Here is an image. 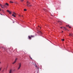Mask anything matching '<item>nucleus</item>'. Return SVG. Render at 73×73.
Returning a JSON list of instances; mask_svg holds the SVG:
<instances>
[{"mask_svg":"<svg viewBox=\"0 0 73 73\" xmlns=\"http://www.w3.org/2000/svg\"><path fill=\"white\" fill-rule=\"evenodd\" d=\"M38 33H40L41 35H42V33L40 31H38Z\"/></svg>","mask_w":73,"mask_h":73,"instance_id":"8","label":"nucleus"},{"mask_svg":"<svg viewBox=\"0 0 73 73\" xmlns=\"http://www.w3.org/2000/svg\"><path fill=\"white\" fill-rule=\"evenodd\" d=\"M22 17H23V15H22Z\"/></svg>","mask_w":73,"mask_h":73,"instance_id":"35","label":"nucleus"},{"mask_svg":"<svg viewBox=\"0 0 73 73\" xmlns=\"http://www.w3.org/2000/svg\"><path fill=\"white\" fill-rule=\"evenodd\" d=\"M35 67L36 69H38V70H39V68H38V67L37 66L36 64L35 65Z\"/></svg>","mask_w":73,"mask_h":73,"instance_id":"6","label":"nucleus"},{"mask_svg":"<svg viewBox=\"0 0 73 73\" xmlns=\"http://www.w3.org/2000/svg\"><path fill=\"white\" fill-rule=\"evenodd\" d=\"M27 7H31V6H32V5H31V3L27 2Z\"/></svg>","mask_w":73,"mask_h":73,"instance_id":"2","label":"nucleus"},{"mask_svg":"<svg viewBox=\"0 0 73 73\" xmlns=\"http://www.w3.org/2000/svg\"><path fill=\"white\" fill-rule=\"evenodd\" d=\"M7 12H8L9 13V14H11V12L10 11H9V10H7Z\"/></svg>","mask_w":73,"mask_h":73,"instance_id":"7","label":"nucleus"},{"mask_svg":"<svg viewBox=\"0 0 73 73\" xmlns=\"http://www.w3.org/2000/svg\"><path fill=\"white\" fill-rule=\"evenodd\" d=\"M3 15V14H1L0 13V15Z\"/></svg>","mask_w":73,"mask_h":73,"instance_id":"27","label":"nucleus"},{"mask_svg":"<svg viewBox=\"0 0 73 73\" xmlns=\"http://www.w3.org/2000/svg\"><path fill=\"white\" fill-rule=\"evenodd\" d=\"M67 31H69V30H67Z\"/></svg>","mask_w":73,"mask_h":73,"instance_id":"36","label":"nucleus"},{"mask_svg":"<svg viewBox=\"0 0 73 73\" xmlns=\"http://www.w3.org/2000/svg\"><path fill=\"white\" fill-rule=\"evenodd\" d=\"M69 36H73V34L70 33Z\"/></svg>","mask_w":73,"mask_h":73,"instance_id":"9","label":"nucleus"},{"mask_svg":"<svg viewBox=\"0 0 73 73\" xmlns=\"http://www.w3.org/2000/svg\"><path fill=\"white\" fill-rule=\"evenodd\" d=\"M13 23H14V22H13Z\"/></svg>","mask_w":73,"mask_h":73,"instance_id":"32","label":"nucleus"},{"mask_svg":"<svg viewBox=\"0 0 73 73\" xmlns=\"http://www.w3.org/2000/svg\"><path fill=\"white\" fill-rule=\"evenodd\" d=\"M0 5L1 7V8H4L5 7V5H2L1 4H0Z\"/></svg>","mask_w":73,"mask_h":73,"instance_id":"3","label":"nucleus"},{"mask_svg":"<svg viewBox=\"0 0 73 73\" xmlns=\"http://www.w3.org/2000/svg\"><path fill=\"white\" fill-rule=\"evenodd\" d=\"M12 16H13V17H15L16 16H15V15H14V14H13L12 15Z\"/></svg>","mask_w":73,"mask_h":73,"instance_id":"12","label":"nucleus"},{"mask_svg":"<svg viewBox=\"0 0 73 73\" xmlns=\"http://www.w3.org/2000/svg\"><path fill=\"white\" fill-rule=\"evenodd\" d=\"M1 9H0V11H1Z\"/></svg>","mask_w":73,"mask_h":73,"instance_id":"29","label":"nucleus"},{"mask_svg":"<svg viewBox=\"0 0 73 73\" xmlns=\"http://www.w3.org/2000/svg\"><path fill=\"white\" fill-rule=\"evenodd\" d=\"M0 64H1V62H0Z\"/></svg>","mask_w":73,"mask_h":73,"instance_id":"34","label":"nucleus"},{"mask_svg":"<svg viewBox=\"0 0 73 73\" xmlns=\"http://www.w3.org/2000/svg\"><path fill=\"white\" fill-rule=\"evenodd\" d=\"M28 38L29 39H30V40H31V37L30 36H28Z\"/></svg>","mask_w":73,"mask_h":73,"instance_id":"10","label":"nucleus"},{"mask_svg":"<svg viewBox=\"0 0 73 73\" xmlns=\"http://www.w3.org/2000/svg\"><path fill=\"white\" fill-rule=\"evenodd\" d=\"M19 65V67L17 68V70H19V69H20V68H21V63H19L18 64Z\"/></svg>","mask_w":73,"mask_h":73,"instance_id":"1","label":"nucleus"},{"mask_svg":"<svg viewBox=\"0 0 73 73\" xmlns=\"http://www.w3.org/2000/svg\"><path fill=\"white\" fill-rule=\"evenodd\" d=\"M24 0H21V1H22V2H23V1H24Z\"/></svg>","mask_w":73,"mask_h":73,"instance_id":"21","label":"nucleus"},{"mask_svg":"<svg viewBox=\"0 0 73 73\" xmlns=\"http://www.w3.org/2000/svg\"><path fill=\"white\" fill-rule=\"evenodd\" d=\"M13 15H16V13H15V12L13 13Z\"/></svg>","mask_w":73,"mask_h":73,"instance_id":"15","label":"nucleus"},{"mask_svg":"<svg viewBox=\"0 0 73 73\" xmlns=\"http://www.w3.org/2000/svg\"><path fill=\"white\" fill-rule=\"evenodd\" d=\"M68 27L69 28H71V27L70 26H69Z\"/></svg>","mask_w":73,"mask_h":73,"instance_id":"24","label":"nucleus"},{"mask_svg":"<svg viewBox=\"0 0 73 73\" xmlns=\"http://www.w3.org/2000/svg\"><path fill=\"white\" fill-rule=\"evenodd\" d=\"M31 37L32 38L34 37H35V36H34V35H31Z\"/></svg>","mask_w":73,"mask_h":73,"instance_id":"11","label":"nucleus"},{"mask_svg":"<svg viewBox=\"0 0 73 73\" xmlns=\"http://www.w3.org/2000/svg\"><path fill=\"white\" fill-rule=\"evenodd\" d=\"M19 16H20V15H19Z\"/></svg>","mask_w":73,"mask_h":73,"instance_id":"33","label":"nucleus"},{"mask_svg":"<svg viewBox=\"0 0 73 73\" xmlns=\"http://www.w3.org/2000/svg\"><path fill=\"white\" fill-rule=\"evenodd\" d=\"M60 28H61V29H62V27H60Z\"/></svg>","mask_w":73,"mask_h":73,"instance_id":"28","label":"nucleus"},{"mask_svg":"<svg viewBox=\"0 0 73 73\" xmlns=\"http://www.w3.org/2000/svg\"><path fill=\"white\" fill-rule=\"evenodd\" d=\"M6 5L7 6L9 5V4H8L7 3H6Z\"/></svg>","mask_w":73,"mask_h":73,"instance_id":"16","label":"nucleus"},{"mask_svg":"<svg viewBox=\"0 0 73 73\" xmlns=\"http://www.w3.org/2000/svg\"><path fill=\"white\" fill-rule=\"evenodd\" d=\"M69 25H66V27H69Z\"/></svg>","mask_w":73,"mask_h":73,"instance_id":"23","label":"nucleus"},{"mask_svg":"<svg viewBox=\"0 0 73 73\" xmlns=\"http://www.w3.org/2000/svg\"><path fill=\"white\" fill-rule=\"evenodd\" d=\"M5 5V6H6V4H5V5Z\"/></svg>","mask_w":73,"mask_h":73,"instance_id":"25","label":"nucleus"},{"mask_svg":"<svg viewBox=\"0 0 73 73\" xmlns=\"http://www.w3.org/2000/svg\"><path fill=\"white\" fill-rule=\"evenodd\" d=\"M43 10H44V11H46V10L45 9H43Z\"/></svg>","mask_w":73,"mask_h":73,"instance_id":"13","label":"nucleus"},{"mask_svg":"<svg viewBox=\"0 0 73 73\" xmlns=\"http://www.w3.org/2000/svg\"><path fill=\"white\" fill-rule=\"evenodd\" d=\"M17 58H16L15 60L13 63V64H15V63H16V61H17Z\"/></svg>","mask_w":73,"mask_h":73,"instance_id":"4","label":"nucleus"},{"mask_svg":"<svg viewBox=\"0 0 73 73\" xmlns=\"http://www.w3.org/2000/svg\"><path fill=\"white\" fill-rule=\"evenodd\" d=\"M12 71L13 72L14 71H15V69H14L13 70H12Z\"/></svg>","mask_w":73,"mask_h":73,"instance_id":"20","label":"nucleus"},{"mask_svg":"<svg viewBox=\"0 0 73 73\" xmlns=\"http://www.w3.org/2000/svg\"><path fill=\"white\" fill-rule=\"evenodd\" d=\"M62 32H63V31H62Z\"/></svg>","mask_w":73,"mask_h":73,"instance_id":"31","label":"nucleus"},{"mask_svg":"<svg viewBox=\"0 0 73 73\" xmlns=\"http://www.w3.org/2000/svg\"><path fill=\"white\" fill-rule=\"evenodd\" d=\"M30 58H31V59H32V58H31V57H30Z\"/></svg>","mask_w":73,"mask_h":73,"instance_id":"30","label":"nucleus"},{"mask_svg":"<svg viewBox=\"0 0 73 73\" xmlns=\"http://www.w3.org/2000/svg\"><path fill=\"white\" fill-rule=\"evenodd\" d=\"M1 68H0V72L1 70Z\"/></svg>","mask_w":73,"mask_h":73,"instance_id":"26","label":"nucleus"},{"mask_svg":"<svg viewBox=\"0 0 73 73\" xmlns=\"http://www.w3.org/2000/svg\"><path fill=\"white\" fill-rule=\"evenodd\" d=\"M40 28H41V27H40Z\"/></svg>","mask_w":73,"mask_h":73,"instance_id":"37","label":"nucleus"},{"mask_svg":"<svg viewBox=\"0 0 73 73\" xmlns=\"http://www.w3.org/2000/svg\"><path fill=\"white\" fill-rule=\"evenodd\" d=\"M62 41H64V39H62Z\"/></svg>","mask_w":73,"mask_h":73,"instance_id":"22","label":"nucleus"},{"mask_svg":"<svg viewBox=\"0 0 73 73\" xmlns=\"http://www.w3.org/2000/svg\"><path fill=\"white\" fill-rule=\"evenodd\" d=\"M13 72L12 71V69H11L9 70V73H12Z\"/></svg>","mask_w":73,"mask_h":73,"instance_id":"5","label":"nucleus"},{"mask_svg":"<svg viewBox=\"0 0 73 73\" xmlns=\"http://www.w3.org/2000/svg\"><path fill=\"white\" fill-rule=\"evenodd\" d=\"M51 16H52V15H51Z\"/></svg>","mask_w":73,"mask_h":73,"instance_id":"38","label":"nucleus"},{"mask_svg":"<svg viewBox=\"0 0 73 73\" xmlns=\"http://www.w3.org/2000/svg\"><path fill=\"white\" fill-rule=\"evenodd\" d=\"M63 28H64V30H67V29L65 27H63Z\"/></svg>","mask_w":73,"mask_h":73,"instance_id":"14","label":"nucleus"},{"mask_svg":"<svg viewBox=\"0 0 73 73\" xmlns=\"http://www.w3.org/2000/svg\"><path fill=\"white\" fill-rule=\"evenodd\" d=\"M58 22L59 23H60V24H61V22L60 21H58Z\"/></svg>","mask_w":73,"mask_h":73,"instance_id":"17","label":"nucleus"},{"mask_svg":"<svg viewBox=\"0 0 73 73\" xmlns=\"http://www.w3.org/2000/svg\"><path fill=\"white\" fill-rule=\"evenodd\" d=\"M24 11H26L27 9H24Z\"/></svg>","mask_w":73,"mask_h":73,"instance_id":"19","label":"nucleus"},{"mask_svg":"<svg viewBox=\"0 0 73 73\" xmlns=\"http://www.w3.org/2000/svg\"><path fill=\"white\" fill-rule=\"evenodd\" d=\"M10 3H13V2H12V1H10Z\"/></svg>","mask_w":73,"mask_h":73,"instance_id":"18","label":"nucleus"}]
</instances>
